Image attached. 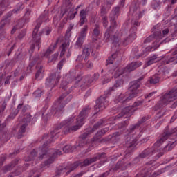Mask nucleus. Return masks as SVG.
Here are the masks:
<instances>
[{
	"instance_id": "1a4fd4ad",
	"label": "nucleus",
	"mask_w": 177,
	"mask_h": 177,
	"mask_svg": "<svg viewBox=\"0 0 177 177\" xmlns=\"http://www.w3.org/2000/svg\"><path fill=\"white\" fill-rule=\"evenodd\" d=\"M96 104L94 106V109L95 113H94V115L97 114L99 111H103L106 109V106L109 104V101L107 100V95H104L100 96L96 101Z\"/></svg>"
},
{
	"instance_id": "603ef678",
	"label": "nucleus",
	"mask_w": 177,
	"mask_h": 177,
	"mask_svg": "<svg viewBox=\"0 0 177 177\" xmlns=\"http://www.w3.org/2000/svg\"><path fill=\"white\" fill-rule=\"evenodd\" d=\"M13 13H15L13 12V10L9 12L8 14L6 15V16H4L3 19L5 20H6L7 21L10 22V19H10V17H12V16H13Z\"/></svg>"
},
{
	"instance_id": "49530a36",
	"label": "nucleus",
	"mask_w": 177,
	"mask_h": 177,
	"mask_svg": "<svg viewBox=\"0 0 177 177\" xmlns=\"http://www.w3.org/2000/svg\"><path fill=\"white\" fill-rule=\"evenodd\" d=\"M86 31H88V25H84V27L82 28L80 37L85 38V37H86Z\"/></svg>"
},
{
	"instance_id": "e433bc0d",
	"label": "nucleus",
	"mask_w": 177,
	"mask_h": 177,
	"mask_svg": "<svg viewBox=\"0 0 177 177\" xmlns=\"http://www.w3.org/2000/svg\"><path fill=\"white\" fill-rule=\"evenodd\" d=\"M24 9V5L23 4V3H19L17 5V8L12 10V12H14V14L17 15V13H20V12H21V10H23Z\"/></svg>"
},
{
	"instance_id": "4be33fe9",
	"label": "nucleus",
	"mask_w": 177,
	"mask_h": 177,
	"mask_svg": "<svg viewBox=\"0 0 177 177\" xmlns=\"http://www.w3.org/2000/svg\"><path fill=\"white\" fill-rule=\"evenodd\" d=\"M57 44H59V39L56 40L53 45L50 46L47 50L43 54V56L44 57H49V56L53 53V50L55 49L56 46H57Z\"/></svg>"
},
{
	"instance_id": "6ab92c4d",
	"label": "nucleus",
	"mask_w": 177,
	"mask_h": 177,
	"mask_svg": "<svg viewBox=\"0 0 177 177\" xmlns=\"http://www.w3.org/2000/svg\"><path fill=\"white\" fill-rule=\"evenodd\" d=\"M90 110H91V108H89V106H86L82 110V111L80 113L77 119L79 120V121H80L81 122L84 123V121H85V119L86 118V117H88V114Z\"/></svg>"
},
{
	"instance_id": "423d86ee",
	"label": "nucleus",
	"mask_w": 177,
	"mask_h": 177,
	"mask_svg": "<svg viewBox=\"0 0 177 177\" xmlns=\"http://www.w3.org/2000/svg\"><path fill=\"white\" fill-rule=\"evenodd\" d=\"M41 24H42V17H40L37 20V24L34 28V30L32 33V41L33 44L30 47L29 53L32 55L34 53V50L35 49V46H38V49H39V46H41V37H38V31L39 28L41 27Z\"/></svg>"
},
{
	"instance_id": "6e6552de",
	"label": "nucleus",
	"mask_w": 177,
	"mask_h": 177,
	"mask_svg": "<svg viewBox=\"0 0 177 177\" xmlns=\"http://www.w3.org/2000/svg\"><path fill=\"white\" fill-rule=\"evenodd\" d=\"M67 95L66 93L62 94L58 100H57L53 105V110L55 111V115H62L63 113H64V107L66 106V104H64V101H63V99L66 97Z\"/></svg>"
},
{
	"instance_id": "4468645a",
	"label": "nucleus",
	"mask_w": 177,
	"mask_h": 177,
	"mask_svg": "<svg viewBox=\"0 0 177 177\" xmlns=\"http://www.w3.org/2000/svg\"><path fill=\"white\" fill-rule=\"evenodd\" d=\"M132 165V163L131 162H128L124 160V159H122L121 160H119L115 167L113 168V171H118V169H121L122 171H125L128 167H130Z\"/></svg>"
},
{
	"instance_id": "37998d69",
	"label": "nucleus",
	"mask_w": 177,
	"mask_h": 177,
	"mask_svg": "<svg viewBox=\"0 0 177 177\" xmlns=\"http://www.w3.org/2000/svg\"><path fill=\"white\" fill-rule=\"evenodd\" d=\"M115 59H117V54L114 53L111 55V57H109L108 58V59L106 62V66H107L108 64H113Z\"/></svg>"
},
{
	"instance_id": "72a5a7b5",
	"label": "nucleus",
	"mask_w": 177,
	"mask_h": 177,
	"mask_svg": "<svg viewBox=\"0 0 177 177\" xmlns=\"http://www.w3.org/2000/svg\"><path fill=\"white\" fill-rule=\"evenodd\" d=\"M51 95L50 94H48L46 97V99L44 100L45 106L43 107V109L41 111V115H44L45 114V111L48 110V102L50 101Z\"/></svg>"
},
{
	"instance_id": "69168bd1",
	"label": "nucleus",
	"mask_w": 177,
	"mask_h": 177,
	"mask_svg": "<svg viewBox=\"0 0 177 177\" xmlns=\"http://www.w3.org/2000/svg\"><path fill=\"white\" fill-rule=\"evenodd\" d=\"M42 117L43 121H44V122H46L50 118V113H47L45 115H43Z\"/></svg>"
},
{
	"instance_id": "774afa93",
	"label": "nucleus",
	"mask_w": 177,
	"mask_h": 177,
	"mask_svg": "<svg viewBox=\"0 0 177 177\" xmlns=\"http://www.w3.org/2000/svg\"><path fill=\"white\" fill-rule=\"evenodd\" d=\"M110 175V171H106L98 176V177H108Z\"/></svg>"
},
{
	"instance_id": "cd10ccee",
	"label": "nucleus",
	"mask_w": 177,
	"mask_h": 177,
	"mask_svg": "<svg viewBox=\"0 0 177 177\" xmlns=\"http://www.w3.org/2000/svg\"><path fill=\"white\" fill-rule=\"evenodd\" d=\"M26 128H27V123L23 124L21 125L17 138V139H21L23 136H24V133H26Z\"/></svg>"
},
{
	"instance_id": "a18cd8bd",
	"label": "nucleus",
	"mask_w": 177,
	"mask_h": 177,
	"mask_svg": "<svg viewBox=\"0 0 177 177\" xmlns=\"http://www.w3.org/2000/svg\"><path fill=\"white\" fill-rule=\"evenodd\" d=\"M50 32H52V30H50V28H45L42 30V31L39 32V37L41 38V35H42L43 34H46V35H49V34H50Z\"/></svg>"
},
{
	"instance_id": "412c9836",
	"label": "nucleus",
	"mask_w": 177,
	"mask_h": 177,
	"mask_svg": "<svg viewBox=\"0 0 177 177\" xmlns=\"http://www.w3.org/2000/svg\"><path fill=\"white\" fill-rule=\"evenodd\" d=\"M91 129L86 131V132L83 133L82 135L80 136V139H82L79 145H77L78 147H84L86 145V141H85V138H88V135H91Z\"/></svg>"
},
{
	"instance_id": "aec40b11",
	"label": "nucleus",
	"mask_w": 177,
	"mask_h": 177,
	"mask_svg": "<svg viewBox=\"0 0 177 177\" xmlns=\"http://www.w3.org/2000/svg\"><path fill=\"white\" fill-rule=\"evenodd\" d=\"M68 10H69V12L68 14V16L69 17V20H73V19L75 17V14H73L74 7H73V5L71 4V3H69V4L66 6L64 12L62 14V16H64V14L67 13Z\"/></svg>"
},
{
	"instance_id": "6e6d98bb",
	"label": "nucleus",
	"mask_w": 177,
	"mask_h": 177,
	"mask_svg": "<svg viewBox=\"0 0 177 177\" xmlns=\"http://www.w3.org/2000/svg\"><path fill=\"white\" fill-rule=\"evenodd\" d=\"M26 34H27V30L26 29H23L21 32L18 35V39H21L24 37H26Z\"/></svg>"
},
{
	"instance_id": "052dcab7",
	"label": "nucleus",
	"mask_w": 177,
	"mask_h": 177,
	"mask_svg": "<svg viewBox=\"0 0 177 177\" xmlns=\"http://www.w3.org/2000/svg\"><path fill=\"white\" fill-rule=\"evenodd\" d=\"M155 38L154 35H151L148 37L146 39L144 40V44H149L153 41V39Z\"/></svg>"
},
{
	"instance_id": "a878e982",
	"label": "nucleus",
	"mask_w": 177,
	"mask_h": 177,
	"mask_svg": "<svg viewBox=\"0 0 177 177\" xmlns=\"http://www.w3.org/2000/svg\"><path fill=\"white\" fill-rule=\"evenodd\" d=\"M100 35V26L96 24L93 30V41H97V37Z\"/></svg>"
},
{
	"instance_id": "c03bdc74",
	"label": "nucleus",
	"mask_w": 177,
	"mask_h": 177,
	"mask_svg": "<svg viewBox=\"0 0 177 177\" xmlns=\"http://www.w3.org/2000/svg\"><path fill=\"white\" fill-rule=\"evenodd\" d=\"M157 59V55H153L149 58L148 61L146 62L147 66H151V64H153V63H156L157 61L156 60Z\"/></svg>"
},
{
	"instance_id": "9d476101",
	"label": "nucleus",
	"mask_w": 177,
	"mask_h": 177,
	"mask_svg": "<svg viewBox=\"0 0 177 177\" xmlns=\"http://www.w3.org/2000/svg\"><path fill=\"white\" fill-rule=\"evenodd\" d=\"M62 78V75L60 73L55 72L50 75L48 78L46 79V85L49 86L52 89H53L57 84H59V81Z\"/></svg>"
},
{
	"instance_id": "2eb2a0df",
	"label": "nucleus",
	"mask_w": 177,
	"mask_h": 177,
	"mask_svg": "<svg viewBox=\"0 0 177 177\" xmlns=\"http://www.w3.org/2000/svg\"><path fill=\"white\" fill-rule=\"evenodd\" d=\"M138 96L137 92H133L129 94V95H125L124 94H120L118 98V100L120 103H128L129 100H132L134 97H136Z\"/></svg>"
},
{
	"instance_id": "09e8293b",
	"label": "nucleus",
	"mask_w": 177,
	"mask_h": 177,
	"mask_svg": "<svg viewBox=\"0 0 177 177\" xmlns=\"http://www.w3.org/2000/svg\"><path fill=\"white\" fill-rule=\"evenodd\" d=\"M149 82L153 84H158V82H160V77L158 76H152L149 80Z\"/></svg>"
},
{
	"instance_id": "9b49d317",
	"label": "nucleus",
	"mask_w": 177,
	"mask_h": 177,
	"mask_svg": "<svg viewBox=\"0 0 177 177\" xmlns=\"http://www.w3.org/2000/svg\"><path fill=\"white\" fill-rule=\"evenodd\" d=\"M145 76H141L140 78L137 79L136 80H133L129 83V91H131V93L133 92L137 93L138 96V91L137 89H139L140 88V85H142V80H144Z\"/></svg>"
},
{
	"instance_id": "7ed1b4c3",
	"label": "nucleus",
	"mask_w": 177,
	"mask_h": 177,
	"mask_svg": "<svg viewBox=\"0 0 177 177\" xmlns=\"http://www.w3.org/2000/svg\"><path fill=\"white\" fill-rule=\"evenodd\" d=\"M168 127H166L165 132L162 133V136L153 144V146L151 147H148L143 150L140 153V157L141 158H146L149 157V156H153L154 153H156V149L157 147H160L161 145L168 139V138H171V136H177V128H174L171 129L170 131H167Z\"/></svg>"
},
{
	"instance_id": "680f3d73",
	"label": "nucleus",
	"mask_w": 177,
	"mask_h": 177,
	"mask_svg": "<svg viewBox=\"0 0 177 177\" xmlns=\"http://www.w3.org/2000/svg\"><path fill=\"white\" fill-rule=\"evenodd\" d=\"M7 156L6 155H2L0 156V168L3 165V162L6 161Z\"/></svg>"
},
{
	"instance_id": "4d7b16f0",
	"label": "nucleus",
	"mask_w": 177,
	"mask_h": 177,
	"mask_svg": "<svg viewBox=\"0 0 177 177\" xmlns=\"http://www.w3.org/2000/svg\"><path fill=\"white\" fill-rule=\"evenodd\" d=\"M8 23H9V21L3 18V19L0 22V31L1 30H2V28L5 27V26H6V24H8Z\"/></svg>"
},
{
	"instance_id": "0e129e2a",
	"label": "nucleus",
	"mask_w": 177,
	"mask_h": 177,
	"mask_svg": "<svg viewBox=\"0 0 177 177\" xmlns=\"http://www.w3.org/2000/svg\"><path fill=\"white\" fill-rule=\"evenodd\" d=\"M102 24L105 28L109 26V21H107V17H102Z\"/></svg>"
},
{
	"instance_id": "5fc2aeb1",
	"label": "nucleus",
	"mask_w": 177,
	"mask_h": 177,
	"mask_svg": "<svg viewBox=\"0 0 177 177\" xmlns=\"http://www.w3.org/2000/svg\"><path fill=\"white\" fill-rule=\"evenodd\" d=\"M138 127H139V124H138L131 126L129 129L127 130L128 133H132L133 132H134L135 129H136Z\"/></svg>"
},
{
	"instance_id": "864d4df0",
	"label": "nucleus",
	"mask_w": 177,
	"mask_h": 177,
	"mask_svg": "<svg viewBox=\"0 0 177 177\" xmlns=\"http://www.w3.org/2000/svg\"><path fill=\"white\" fill-rule=\"evenodd\" d=\"M24 21H25L24 19H19L15 26L18 29L19 28H23V27H24Z\"/></svg>"
},
{
	"instance_id": "39448f33",
	"label": "nucleus",
	"mask_w": 177,
	"mask_h": 177,
	"mask_svg": "<svg viewBox=\"0 0 177 177\" xmlns=\"http://www.w3.org/2000/svg\"><path fill=\"white\" fill-rule=\"evenodd\" d=\"M177 99V88H172L168 93H166L163 96L161 97L160 100L155 105L154 111L165 107L167 104H169L171 102L176 100Z\"/></svg>"
},
{
	"instance_id": "338daca9",
	"label": "nucleus",
	"mask_w": 177,
	"mask_h": 177,
	"mask_svg": "<svg viewBox=\"0 0 177 177\" xmlns=\"http://www.w3.org/2000/svg\"><path fill=\"white\" fill-rule=\"evenodd\" d=\"M177 56L170 57L167 61H166V64H169V63H172V62H176Z\"/></svg>"
},
{
	"instance_id": "de8ad7c7",
	"label": "nucleus",
	"mask_w": 177,
	"mask_h": 177,
	"mask_svg": "<svg viewBox=\"0 0 177 177\" xmlns=\"http://www.w3.org/2000/svg\"><path fill=\"white\" fill-rule=\"evenodd\" d=\"M127 127H128V122H127V120H124L118 124V129H120L121 131H125V129Z\"/></svg>"
},
{
	"instance_id": "7c9ffc66",
	"label": "nucleus",
	"mask_w": 177,
	"mask_h": 177,
	"mask_svg": "<svg viewBox=\"0 0 177 177\" xmlns=\"http://www.w3.org/2000/svg\"><path fill=\"white\" fill-rule=\"evenodd\" d=\"M176 145H177L176 140L173 142L169 141V143L163 147V150L164 151H169L172 150V149H174V147H175Z\"/></svg>"
},
{
	"instance_id": "f8f14e48",
	"label": "nucleus",
	"mask_w": 177,
	"mask_h": 177,
	"mask_svg": "<svg viewBox=\"0 0 177 177\" xmlns=\"http://www.w3.org/2000/svg\"><path fill=\"white\" fill-rule=\"evenodd\" d=\"M106 153L104 152L97 153L93 158H86V164L88 165H91V164H93V162H96V161H99V160H103V158H106Z\"/></svg>"
},
{
	"instance_id": "bb28decb",
	"label": "nucleus",
	"mask_w": 177,
	"mask_h": 177,
	"mask_svg": "<svg viewBox=\"0 0 177 177\" xmlns=\"http://www.w3.org/2000/svg\"><path fill=\"white\" fill-rule=\"evenodd\" d=\"M140 66V64H138V62H131L129 65H127L125 68V71L128 73H131V71H133V70H136L138 67Z\"/></svg>"
},
{
	"instance_id": "dca6fc26",
	"label": "nucleus",
	"mask_w": 177,
	"mask_h": 177,
	"mask_svg": "<svg viewBox=\"0 0 177 177\" xmlns=\"http://www.w3.org/2000/svg\"><path fill=\"white\" fill-rule=\"evenodd\" d=\"M38 118H39V113H36L33 116L31 115V113H26L24 117L25 122L31 124V125H34V124L38 121Z\"/></svg>"
},
{
	"instance_id": "ea45409f",
	"label": "nucleus",
	"mask_w": 177,
	"mask_h": 177,
	"mask_svg": "<svg viewBox=\"0 0 177 177\" xmlns=\"http://www.w3.org/2000/svg\"><path fill=\"white\" fill-rule=\"evenodd\" d=\"M161 0H153L151 6L153 9L157 10V9H160V6H161Z\"/></svg>"
},
{
	"instance_id": "e2e57ef3",
	"label": "nucleus",
	"mask_w": 177,
	"mask_h": 177,
	"mask_svg": "<svg viewBox=\"0 0 177 177\" xmlns=\"http://www.w3.org/2000/svg\"><path fill=\"white\" fill-rule=\"evenodd\" d=\"M9 99H10V97L9 96L4 99L3 103L2 104V106H1L2 111H4L5 109H6V106H7L6 102H8Z\"/></svg>"
},
{
	"instance_id": "4c0bfd02",
	"label": "nucleus",
	"mask_w": 177,
	"mask_h": 177,
	"mask_svg": "<svg viewBox=\"0 0 177 177\" xmlns=\"http://www.w3.org/2000/svg\"><path fill=\"white\" fill-rule=\"evenodd\" d=\"M131 157H132V150L127 149L122 160L124 161H128L129 162V160H131Z\"/></svg>"
},
{
	"instance_id": "bf43d9fd",
	"label": "nucleus",
	"mask_w": 177,
	"mask_h": 177,
	"mask_svg": "<svg viewBox=\"0 0 177 177\" xmlns=\"http://www.w3.org/2000/svg\"><path fill=\"white\" fill-rule=\"evenodd\" d=\"M43 93L42 90L41 89H37L34 92V95L35 96V97H41V95Z\"/></svg>"
},
{
	"instance_id": "f257e3e1",
	"label": "nucleus",
	"mask_w": 177,
	"mask_h": 177,
	"mask_svg": "<svg viewBox=\"0 0 177 177\" xmlns=\"http://www.w3.org/2000/svg\"><path fill=\"white\" fill-rule=\"evenodd\" d=\"M121 8L124 7H122L119 4L111 10L109 15L111 26L106 29L104 35V41H105V42H110L111 41L115 46H120V44H122L124 46H127L129 44H131L134 39H136V27L140 26V23H139L138 20L141 19L145 12V10H140L139 3H133L130 6L129 10V14L133 17L130 34L128 35L126 30L115 32L114 33V29L117 27V21H115V19L120 16Z\"/></svg>"
},
{
	"instance_id": "f3484780",
	"label": "nucleus",
	"mask_w": 177,
	"mask_h": 177,
	"mask_svg": "<svg viewBox=\"0 0 177 177\" xmlns=\"http://www.w3.org/2000/svg\"><path fill=\"white\" fill-rule=\"evenodd\" d=\"M136 142H138L136 139L132 138L131 137H127L124 140L123 145L124 146V147L127 148V150H130V149H133V147H136Z\"/></svg>"
},
{
	"instance_id": "0eeeda50",
	"label": "nucleus",
	"mask_w": 177,
	"mask_h": 177,
	"mask_svg": "<svg viewBox=\"0 0 177 177\" xmlns=\"http://www.w3.org/2000/svg\"><path fill=\"white\" fill-rule=\"evenodd\" d=\"M145 103V100H138L136 101L132 106H127L122 109L120 113L118 114L116 116H113L111 118V120H113L114 121H117V120H120V118H122L124 115H127V120H129V118L132 115V107H139V106H142Z\"/></svg>"
},
{
	"instance_id": "c9c22d12",
	"label": "nucleus",
	"mask_w": 177,
	"mask_h": 177,
	"mask_svg": "<svg viewBox=\"0 0 177 177\" xmlns=\"http://www.w3.org/2000/svg\"><path fill=\"white\" fill-rule=\"evenodd\" d=\"M75 149H77V145L73 147L71 145H66L62 150L64 153H73Z\"/></svg>"
},
{
	"instance_id": "13d9d810",
	"label": "nucleus",
	"mask_w": 177,
	"mask_h": 177,
	"mask_svg": "<svg viewBox=\"0 0 177 177\" xmlns=\"http://www.w3.org/2000/svg\"><path fill=\"white\" fill-rule=\"evenodd\" d=\"M13 168H15V165H13L12 163V162L10 164H8L4 167V169L6 171H12V169H13Z\"/></svg>"
},
{
	"instance_id": "58836bf2",
	"label": "nucleus",
	"mask_w": 177,
	"mask_h": 177,
	"mask_svg": "<svg viewBox=\"0 0 177 177\" xmlns=\"http://www.w3.org/2000/svg\"><path fill=\"white\" fill-rule=\"evenodd\" d=\"M82 54L85 57L84 60H88V57L91 55V48H89V47H85L82 50Z\"/></svg>"
},
{
	"instance_id": "393cba45",
	"label": "nucleus",
	"mask_w": 177,
	"mask_h": 177,
	"mask_svg": "<svg viewBox=\"0 0 177 177\" xmlns=\"http://www.w3.org/2000/svg\"><path fill=\"white\" fill-rule=\"evenodd\" d=\"M99 78V73H94L92 79H89V77H86L84 78V81L82 80V82H84V84H85L86 85H89V84H92V82H93V81H97V79Z\"/></svg>"
},
{
	"instance_id": "79ce46f5",
	"label": "nucleus",
	"mask_w": 177,
	"mask_h": 177,
	"mask_svg": "<svg viewBox=\"0 0 177 177\" xmlns=\"http://www.w3.org/2000/svg\"><path fill=\"white\" fill-rule=\"evenodd\" d=\"M122 84H124V80H116L115 84L111 88V91H115V89H117V88H120L122 85Z\"/></svg>"
},
{
	"instance_id": "2f4dec72",
	"label": "nucleus",
	"mask_w": 177,
	"mask_h": 177,
	"mask_svg": "<svg viewBox=\"0 0 177 177\" xmlns=\"http://www.w3.org/2000/svg\"><path fill=\"white\" fill-rule=\"evenodd\" d=\"M109 127H105L97 131L95 136L96 140H97V139H100L102 136H104V135H106V133L109 132Z\"/></svg>"
},
{
	"instance_id": "3c124183",
	"label": "nucleus",
	"mask_w": 177,
	"mask_h": 177,
	"mask_svg": "<svg viewBox=\"0 0 177 177\" xmlns=\"http://www.w3.org/2000/svg\"><path fill=\"white\" fill-rule=\"evenodd\" d=\"M59 56V53H55L52 55L51 57L48 58V63H52V62H56V59H57V57Z\"/></svg>"
},
{
	"instance_id": "c756f323",
	"label": "nucleus",
	"mask_w": 177,
	"mask_h": 177,
	"mask_svg": "<svg viewBox=\"0 0 177 177\" xmlns=\"http://www.w3.org/2000/svg\"><path fill=\"white\" fill-rule=\"evenodd\" d=\"M80 26H84L85 21H88V20L86 19V11H85V10H82L80 11Z\"/></svg>"
},
{
	"instance_id": "a19ab883",
	"label": "nucleus",
	"mask_w": 177,
	"mask_h": 177,
	"mask_svg": "<svg viewBox=\"0 0 177 177\" xmlns=\"http://www.w3.org/2000/svg\"><path fill=\"white\" fill-rule=\"evenodd\" d=\"M10 0H0V7L2 10L6 9V6H9Z\"/></svg>"
},
{
	"instance_id": "b1692460",
	"label": "nucleus",
	"mask_w": 177,
	"mask_h": 177,
	"mask_svg": "<svg viewBox=\"0 0 177 177\" xmlns=\"http://www.w3.org/2000/svg\"><path fill=\"white\" fill-rule=\"evenodd\" d=\"M36 68L38 69L35 76V80H42V77L44 76V72L45 71V68H44L43 66H37Z\"/></svg>"
},
{
	"instance_id": "f704fd0d",
	"label": "nucleus",
	"mask_w": 177,
	"mask_h": 177,
	"mask_svg": "<svg viewBox=\"0 0 177 177\" xmlns=\"http://www.w3.org/2000/svg\"><path fill=\"white\" fill-rule=\"evenodd\" d=\"M30 19H31V10H30V8H26L23 20L25 21V23H28Z\"/></svg>"
},
{
	"instance_id": "473e14b6",
	"label": "nucleus",
	"mask_w": 177,
	"mask_h": 177,
	"mask_svg": "<svg viewBox=\"0 0 177 177\" xmlns=\"http://www.w3.org/2000/svg\"><path fill=\"white\" fill-rule=\"evenodd\" d=\"M85 40V37H82L81 36H79L76 43L75 44V48L76 49H78L80 48H81L82 46V45H84V41Z\"/></svg>"
},
{
	"instance_id": "c85d7f7f",
	"label": "nucleus",
	"mask_w": 177,
	"mask_h": 177,
	"mask_svg": "<svg viewBox=\"0 0 177 177\" xmlns=\"http://www.w3.org/2000/svg\"><path fill=\"white\" fill-rule=\"evenodd\" d=\"M105 123H106V120L104 119H100L94 124L93 127L90 129V132L93 133L94 131L99 129V128H100V127H102L103 124H105Z\"/></svg>"
},
{
	"instance_id": "f03ea898",
	"label": "nucleus",
	"mask_w": 177,
	"mask_h": 177,
	"mask_svg": "<svg viewBox=\"0 0 177 177\" xmlns=\"http://www.w3.org/2000/svg\"><path fill=\"white\" fill-rule=\"evenodd\" d=\"M74 122V118H69L67 120L62 122L59 126H57L53 131H52L50 134H44L42 137L44 140L50 138L49 140H47L44 142L42 147H40L39 149L41 151L39 152V160H44V158H48L44 162V165H50L53 162H55V158L57 156H62V151L59 149H48V145L49 143H52L53 140V138L57 139V134L59 133V129H62V127H65L64 130V135H67V133L70 132H75V131H78L82 125H84V122H81L77 119V124L74 126H71Z\"/></svg>"
},
{
	"instance_id": "a211bd4d",
	"label": "nucleus",
	"mask_w": 177,
	"mask_h": 177,
	"mask_svg": "<svg viewBox=\"0 0 177 177\" xmlns=\"http://www.w3.org/2000/svg\"><path fill=\"white\" fill-rule=\"evenodd\" d=\"M167 44V39H165L162 41H157L153 43L152 46H149L145 49V52H151V50H156L158 48H160L161 44Z\"/></svg>"
},
{
	"instance_id": "8fccbe9b",
	"label": "nucleus",
	"mask_w": 177,
	"mask_h": 177,
	"mask_svg": "<svg viewBox=\"0 0 177 177\" xmlns=\"http://www.w3.org/2000/svg\"><path fill=\"white\" fill-rule=\"evenodd\" d=\"M67 48H68L67 44L64 43L62 44L60 56H64V54L66 53V50H67Z\"/></svg>"
},
{
	"instance_id": "5701e85b",
	"label": "nucleus",
	"mask_w": 177,
	"mask_h": 177,
	"mask_svg": "<svg viewBox=\"0 0 177 177\" xmlns=\"http://www.w3.org/2000/svg\"><path fill=\"white\" fill-rule=\"evenodd\" d=\"M160 175L159 173L153 172L151 175V173L150 171H147L146 170H143L142 171H140V173L137 174L136 177H156V176Z\"/></svg>"
},
{
	"instance_id": "20e7f679",
	"label": "nucleus",
	"mask_w": 177,
	"mask_h": 177,
	"mask_svg": "<svg viewBox=\"0 0 177 177\" xmlns=\"http://www.w3.org/2000/svg\"><path fill=\"white\" fill-rule=\"evenodd\" d=\"M86 161L85 159L84 161H76L73 163H69L66 167L59 166L57 167L55 175L53 177H60L64 172H66V175H68L70 173L73 172V171L77 169L78 167H81V168L88 167V164L86 163Z\"/></svg>"
},
{
	"instance_id": "ddd939ff",
	"label": "nucleus",
	"mask_w": 177,
	"mask_h": 177,
	"mask_svg": "<svg viewBox=\"0 0 177 177\" xmlns=\"http://www.w3.org/2000/svg\"><path fill=\"white\" fill-rule=\"evenodd\" d=\"M122 133L120 131H117L113 133V135H110L108 137L103 138L102 141L103 142H109V143H113V145L118 142L120 140V136H121Z\"/></svg>"
}]
</instances>
